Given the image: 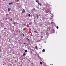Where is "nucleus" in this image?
Listing matches in <instances>:
<instances>
[{
	"label": "nucleus",
	"mask_w": 66,
	"mask_h": 66,
	"mask_svg": "<svg viewBox=\"0 0 66 66\" xmlns=\"http://www.w3.org/2000/svg\"><path fill=\"white\" fill-rule=\"evenodd\" d=\"M36 2H37V3H38L39 2V1L38 0H36Z\"/></svg>",
	"instance_id": "f257e3e1"
},
{
	"label": "nucleus",
	"mask_w": 66,
	"mask_h": 66,
	"mask_svg": "<svg viewBox=\"0 0 66 66\" xmlns=\"http://www.w3.org/2000/svg\"><path fill=\"white\" fill-rule=\"evenodd\" d=\"M49 10H46V13H48V12H49Z\"/></svg>",
	"instance_id": "f03ea898"
},
{
	"label": "nucleus",
	"mask_w": 66,
	"mask_h": 66,
	"mask_svg": "<svg viewBox=\"0 0 66 66\" xmlns=\"http://www.w3.org/2000/svg\"><path fill=\"white\" fill-rule=\"evenodd\" d=\"M38 5H40V6H41V5H42V4H41L40 3H38Z\"/></svg>",
	"instance_id": "7ed1b4c3"
},
{
	"label": "nucleus",
	"mask_w": 66,
	"mask_h": 66,
	"mask_svg": "<svg viewBox=\"0 0 66 66\" xmlns=\"http://www.w3.org/2000/svg\"><path fill=\"white\" fill-rule=\"evenodd\" d=\"M37 15V19H38V14H36Z\"/></svg>",
	"instance_id": "20e7f679"
},
{
	"label": "nucleus",
	"mask_w": 66,
	"mask_h": 66,
	"mask_svg": "<svg viewBox=\"0 0 66 66\" xmlns=\"http://www.w3.org/2000/svg\"><path fill=\"white\" fill-rule=\"evenodd\" d=\"M45 51V50L44 49H43L42 50V52H44Z\"/></svg>",
	"instance_id": "39448f33"
},
{
	"label": "nucleus",
	"mask_w": 66,
	"mask_h": 66,
	"mask_svg": "<svg viewBox=\"0 0 66 66\" xmlns=\"http://www.w3.org/2000/svg\"><path fill=\"white\" fill-rule=\"evenodd\" d=\"M22 12H25V10H24V9H23L22 11Z\"/></svg>",
	"instance_id": "423d86ee"
},
{
	"label": "nucleus",
	"mask_w": 66,
	"mask_h": 66,
	"mask_svg": "<svg viewBox=\"0 0 66 66\" xmlns=\"http://www.w3.org/2000/svg\"><path fill=\"white\" fill-rule=\"evenodd\" d=\"M34 33H37V34H38V32H37V31H34Z\"/></svg>",
	"instance_id": "0eeeda50"
},
{
	"label": "nucleus",
	"mask_w": 66,
	"mask_h": 66,
	"mask_svg": "<svg viewBox=\"0 0 66 66\" xmlns=\"http://www.w3.org/2000/svg\"><path fill=\"white\" fill-rule=\"evenodd\" d=\"M8 11H10V9L9 8L8 9Z\"/></svg>",
	"instance_id": "6e6552de"
},
{
	"label": "nucleus",
	"mask_w": 66,
	"mask_h": 66,
	"mask_svg": "<svg viewBox=\"0 0 66 66\" xmlns=\"http://www.w3.org/2000/svg\"><path fill=\"white\" fill-rule=\"evenodd\" d=\"M40 64L41 65H42V64H43V63H42V62H40Z\"/></svg>",
	"instance_id": "1a4fd4ad"
},
{
	"label": "nucleus",
	"mask_w": 66,
	"mask_h": 66,
	"mask_svg": "<svg viewBox=\"0 0 66 66\" xmlns=\"http://www.w3.org/2000/svg\"><path fill=\"white\" fill-rule=\"evenodd\" d=\"M35 48L36 49H37V46H36L35 47Z\"/></svg>",
	"instance_id": "9d476101"
},
{
	"label": "nucleus",
	"mask_w": 66,
	"mask_h": 66,
	"mask_svg": "<svg viewBox=\"0 0 66 66\" xmlns=\"http://www.w3.org/2000/svg\"><path fill=\"white\" fill-rule=\"evenodd\" d=\"M25 52H28V51H27V50H25Z\"/></svg>",
	"instance_id": "9b49d317"
},
{
	"label": "nucleus",
	"mask_w": 66,
	"mask_h": 66,
	"mask_svg": "<svg viewBox=\"0 0 66 66\" xmlns=\"http://www.w3.org/2000/svg\"><path fill=\"white\" fill-rule=\"evenodd\" d=\"M28 16L29 17H30V16H31V15L30 14H28Z\"/></svg>",
	"instance_id": "f8f14e48"
},
{
	"label": "nucleus",
	"mask_w": 66,
	"mask_h": 66,
	"mask_svg": "<svg viewBox=\"0 0 66 66\" xmlns=\"http://www.w3.org/2000/svg\"><path fill=\"white\" fill-rule=\"evenodd\" d=\"M13 3H9V5H10V4H12Z\"/></svg>",
	"instance_id": "ddd939ff"
},
{
	"label": "nucleus",
	"mask_w": 66,
	"mask_h": 66,
	"mask_svg": "<svg viewBox=\"0 0 66 66\" xmlns=\"http://www.w3.org/2000/svg\"><path fill=\"white\" fill-rule=\"evenodd\" d=\"M24 55H26V53H24V54H23Z\"/></svg>",
	"instance_id": "4468645a"
},
{
	"label": "nucleus",
	"mask_w": 66,
	"mask_h": 66,
	"mask_svg": "<svg viewBox=\"0 0 66 66\" xmlns=\"http://www.w3.org/2000/svg\"><path fill=\"white\" fill-rule=\"evenodd\" d=\"M8 15H9V14H6V16L7 17V16H8Z\"/></svg>",
	"instance_id": "2eb2a0df"
},
{
	"label": "nucleus",
	"mask_w": 66,
	"mask_h": 66,
	"mask_svg": "<svg viewBox=\"0 0 66 66\" xmlns=\"http://www.w3.org/2000/svg\"><path fill=\"white\" fill-rule=\"evenodd\" d=\"M56 28H57V29H59V27L57 26V27H56Z\"/></svg>",
	"instance_id": "dca6fc26"
},
{
	"label": "nucleus",
	"mask_w": 66,
	"mask_h": 66,
	"mask_svg": "<svg viewBox=\"0 0 66 66\" xmlns=\"http://www.w3.org/2000/svg\"><path fill=\"white\" fill-rule=\"evenodd\" d=\"M52 23H53V22H51V24H52Z\"/></svg>",
	"instance_id": "f3484780"
},
{
	"label": "nucleus",
	"mask_w": 66,
	"mask_h": 66,
	"mask_svg": "<svg viewBox=\"0 0 66 66\" xmlns=\"http://www.w3.org/2000/svg\"><path fill=\"white\" fill-rule=\"evenodd\" d=\"M35 10V8H34L32 10L33 11H34V10Z\"/></svg>",
	"instance_id": "a211bd4d"
},
{
	"label": "nucleus",
	"mask_w": 66,
	"mask_h": 66,
	"mask_svg": "<svg viewBox=\"0 0 66 66\" xmlns=\"http://www.w3.org/2000/svg\"><path fill=\"white\" fill-rule=\"evenodd\" d=\"M26 39H28V40L29 41V40H30V39H28V38H26Z\"/></svg>",
	"instance_id": "6ab92c4d"
},
{
	"label": "nucleus",
	"mask_w": 66,
	"mask_h": 66,
	"mask_svg": "<svg viewBox=\"0 0 66 66\" xmlns=\"http://www.w3.org/2000/svg\"><path fill=\"white\" fill-rule=\"evenodd\" d=\"M38 9H39V7H36Z\"/></svg>",
	"instance_id": "aec40b11"
},
{
	"label": "nucleus",
	"mask_w": 66,
	"mask_h": 66,
	"mask_svg": "<svg viewBox=\"0 0 66 66\" xmlns=\"http://www.w3.org/2000/svg\"><path fill=\"white\" fill-rule=\"evenodd\" d=\"M13 24H15V23L14 22H13Z\"/></svg>",
	"instance_id": "412c9836"
},
{
	"label": "nucleus",
	"mask_w": 66,
	"mask_h": 66,
	"mask_svg": "<svg viewBox=\"0 0 66 66\" xmlns=\"http://www.w3.org/2000/svg\"><path fill=\"white\" fill-rule=\"evenodd\" d=\"M18 31L19 32V33H20V30H19Z\"/></svg>",
	"instance_id": "4be33fe9"
},
{
	"label": "nucleus",
	"mask_w": 66,
	"mask_h": 66,
	"mask_svg": "<svg viewBox=\"0 0 66 66\" xmlns=\"http://www.w3.org/2000/svg\"><path fill=\"white\" fill-rule=\"evenodd\" d=\"M22 35H23V36H24V34H22Z\"/></svg>",
	"instance_id": "5701e85b"
},
{
	"label": "nucleus",
	"mask_w": 66,
	"mask_h": 66,
	"mask_svg": "<svg viewBox=\"0 0 66 66\" xmlns=\"http://www.w3.org/2000/svg\"><path fill=\"white\" fill-rule=\"evenodd\" d=\"M24 26H26V24H24Z\"/></svg>",
	"instance_id": "b1692460"
},
{
	"label": "nucleus",
	"mask_w": 66,
	"mask_h": 66,
	"mask_svg": "<svg viewBox=\"0 0 66 66\" xmlns=\"http://www.w3.org/2000/svg\"><path fill=\"white\" fill-rule=\"evenodd\" d=\"M11 21H12V19H11Z\"/></svg>",
	"instance_id": "393cba45"
},
{
	"label": "nucleus",
	"mask_w": 66,
	"mask_h": 66,
	"mask_svg": "<svg viewBox=\"0 0 66 66\" xmlns=\"http://www.w3.org/2000/svg\"><path fill=\"white\" fill-rule=\"evenodd\" d=\"M31 24V23H29V24H30V25Z\"/></svg>",
	"instance_id": "a878e982"
},
{
	"label": "nucleus",
	"mask_w": 66,
	"mask_h": 66,
	"mask_svg": "<svg viewBox=\"0 0 66 66\" xmlns=\"http://www.w3.org/2000/svg\"><path fill=\"white\" fill-rule=\"evenodd\" d=\"M17 1H19V0H16Z\"/></svg>",
	"instance_id": "bb28decb"
},
{
	"label": "nucleus",
	"mask_w": 66,
	"mask_h": 66,
	"mask_svg": "<svg viewBox=\"0 0 66 66\" xmlns=\"http://www.w3.org/2000/svg\"><path fill=\"white\" fill-rule=\"evenodd\" d=\"M43 37L42 36L41 37V38H43Z\"/></svg>",
	"instance_id": "cd10ccee"
},
{
	"label": "nucleus",
	"mask_w": 66,
	"mask_h": 66,
	"mask_svg": "<svg viewBox=\"0 0 66 66\" xmlns=\"http://www.w3.org/2000/svg\"><path fill=\"white\" fill-rule=\"evenodd\" d=\"M6 29V28H4V29Z\"/></svg>",
	"instance_id": "c85d7f7f"
},
{
	"label": "nucleus",
	"mask_w": 66,
	"mask_h": 66,
	"mask_svg": "<svg viewBox=\"0 0 66 66\" xmlns=\"http://www.w3.org/2000/svg\"><path fill=\"white\" fill-rule=\"evenodd\" d=\"M24 44H25V45H26V43H24Z\"/></svg>",
	"instance_id": "c756f323"
},
{
	"label": "nucleus",
	"mask_w": 66,
	"mask_h": 66,
	"mask_svg": "<svg viewBox=\"0 0 66 66\" xmlns=\"http://www.w3.org/2000/svg\"><path fill=\"white\" fill-rule=\"evenodd\" d=\"M3 65H4V64H3Z\"/></svg>",
	"instance_id": "7c9ffc66"
},
{
	"label": "nucleus",
	"mask_w": 66,
	"mask_h": 66,
	"mask_svg": "<svg viewBox=\"0 0 66 66\" xmlns=\"http://www.w3.org/2000/svg\"><path fill=\"white\" fill-rule=\"evenodd\" d=\"M22 56H24V55H23H23H22Z\"/></svg>",
	"instance_id": "2f4dec72"
},
{
	"label": "nucleus",
	"mask_w": 66,
	"mask_h": 66,
	"mask_svg": "<svg viewBox=\"0 0 66 66\" xmlns=\"http://www.w3.org/2000/svg\"><path fill=\"white\" fill-rule=\"evenodd\" d=\"M3 27H4V25L3 26Z\"/></svg>",
	"instance_id": "473e14b6"
},
{
	"label": "nucleus",
	"mask_w": 66,
	"mask_h": 66,
	"mask_svg": "<svg viewBox=\"0 0 66 66\" xmlns=\"http://www.w3.org/2000/svg\"><path fill=\"white\" fill-rule=\"evenodd\" d=\"M10 55H11V54H10Z\"/></svg>",
	"instance_id": "72a5a7b5"
},
{
	"label": "nucleus",
	"mask_w": 66,
	"mask_h": 66,
	"mask_svg": "<svg viewBox=\"0 0 66 66\" xmlns=\"http://www.w3.org/2000/svg\"><path fill=\"white\" fill-rule=\"evenodd\" d=\"M31 35V36H32L33 35Z\"/></svg>",
	"instance_id": "f704fd0d"
},
{
	"label": "nucleus",
	"mask_w": 66,
	"mask_h": 66,
	"mask_svg": "<svg viewBox=\"0 0 66 66\" xmlns=\"http://www.w3.org/2000/svg\"><path fill=\"white\" fill-rule=\"evenodd\" d=\"M1 51V50H0V52Z\"/></svg>",
	"instance_id": "c9c22d12"
},
{
	"label": "nucleus",
	"mask_w": 66,
	"mask_h": 66,
	"mask_svg": "<svg viewBox=\"0 0 66 66\" xmlns=\"http://www.w3.org/2000/svg\"><path fill=\"white\" fill-rule=\"evenodd\" d=\"M3 1H5V0H3Z\"/></svg>",
	"instance_id": "e433bc0d"
},
{
	"label": "nucleus",
	"mask_w": 66,
	"mask_h": 66,
	"mask_svg": "<svg viewBox=\"0 0 66 66\" xmlns=\"http://www.w3.org/2000/svg\"><path fill=\"white\" fill-rule=\"evenodd\" d=\"M13 58H15V57H13Z\"/></svg>",
	"instance_id": "4c0bfd02"
},
{
	"label": "nucleus",
	"mask_w": 66,
	"mask_h": 66,
	"mask_svg": "<svg viewBox=\"0 0 66 66\" xmlns=\"http://www.w3.org/2000/svg\"><path fill=\"white\" fill-rule=\"evenodd\" d=\"M0 57H1V56H0Z\"/></svg>",
	"instance_id": "58836bf2"
}]
</instances>
